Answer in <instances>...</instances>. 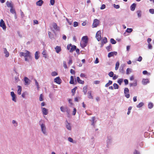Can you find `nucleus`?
Here are the masks:
<instances>
[{
  "label": "nucleus",
  "mask_w": 154,
  "mask_h": 154,
  "mask_svg": "<svg viewBox=\"0 0 154 154\" xmlns=\"http://www.w3.org/2000/svg\"><path fill=\"white\" fill-rule=\"evenodd\" d=\"M4 53L5 54V56L8 57L9 56V52L7 51L6 48H4Z\"/></svg>",
  "instance_id": "obj_20"
},
{
  "label": "nucleus",
  "mask_w": 154,
  "mask_h": 154,
  "mask_svg": "<svg viewBox=\"0 0 154 154\" xmlns=\"http://www.w3.org/2000/svg\"><path fill=\"white\" fill-rule=\"evenodd\" d=\"M88 39H82L80 42V45L82 48L85 47L88 43Z\"/></svg>",
  "instance_id": "obj_3"
},
{
  "label": "nucleus",
  "mask_w": 154,
  "mask_h": 154,
  "mask_svg": "<svg viewBox=\"0 0 154 154\" xmlns=\"http://www.w3.org/2000/svg\"><path fill=\"white\" fill-rule=\"evenodd\" d=\"M144 105V103L143 102L140 103L138 105H137V108H140L142 106Z\"/></svg>",
  "instance_id": "obj_34"
},
{
  "label": "nucleus",
  "mask_w": 154,
  "mask_h": 154,
  "mask_svg": "<svg viewBox=\"0 0 154 154\" xmlns=\"http://www.w3.org/2000/svg\"><path fill=\"white\" fill-rule=\"evenodd\" d=\"M6 4L8 8H11L14 7V5L11 1L10 2L7 1Z\"/></svg>",
  "instance_id": "obj_8"
},
{
  "label": "nucleus",
  "mask_w": 154,
  "mask_h": 154,
  "mask_svg": "<svg viewBox=\"0 0 154 154\" xmlns=\"http://www.w3.org/2000/svg\"><path fill=\"white\" fill-rule=\"evenodd\" d=\"M129 91V89L128 88H125L124 89V93H128Z\"/></svg>",
  "instance_id": "obj_41"
},
{
  "label": "nucleus",
  "mask_w": 154,
  "mask_h": 154,
  "mask_svg": "<svg viewBox=\"0 0 154 154\" xmlns=\"http://www.w3.org/2000/svg\"><path fill=\"white\" fill-rule=\"evenodd\" d=\"M88 97L90 99H93V97L91 94V91H89L88 92Z\"/></svg>",
  "instance_id": "obj_22"
},
{
  "label": "nucleus",
  "mask_w": 154,
  "mask_h": 154,
  "mask_svg": "<svg viewBox=\"0 0 154 154\" xmlns=\"http://www.w3.org/2000/svg\"><path fill=\"white\" fill-rule=\"evenodd\" d=\"M54 82L58 84H60L62 80L59 77H57L54 79Z\"/></svg>",
  "instance_id": "obj_5"
},
{
  "label": "nucleus",
  "mask_w": 154,
  "mask_h": 154,
  "mask_svg": "<svg viewBox=\"0 0 154 154\" xmlns=\"http://www.w3.org/2000/svg\"><path fill=\"white\" fill-rule=\"evenodd\" d=\"M77 80L78 82L80 84H83L84 83V81H82V80H81L79 77H77Z\"/></svg>",
  "instance_id": "obj_18"
},
{
  "label": "nucleus",
  "mask_w": 154,
  "mask_h": 154,
  "mask_svg": "<svg viewBox=\"0 0 154 154\" xmlns=\"http://www.w3.org/2000/svg\"><path fill=\"white\" fill-rule=\"evenodd\" d=\"M66 128L68 130H71V128L69 123L67 122V124L66 125Z\"/></svg>",
  "instance_id": "obj_31"
},
{
  "label": "nucleus",
  "mask_w": 154,
  "mask_h": 154,
  "mask_svg": "<svg viewBox=\"0 0 154 154\" xmlns=\"http://www.w3.org/2000/svg\"><path fill=\"white\" fill-rule=\"evenodd\" d=\"M123 81V79H119L118 81V83L119 85H121Z\"/></svg>",
  "instance_id": "obj_38"
},
{
  "label": "nucleus",
  "mask_w": 154,
  "mask_h": 154,
  "mask_svg": "<svg viewBox=\"0 0 154 154\" xmlns=\"http://www.w3.org/2000/svg\"><path fill=\"white\" fill-rule=\"evenodd\" d=\"M55 50L56 52L57 53H58L60 52L61 50L60 47L58 46H57L55 48Z\"/></svg>",
  "instance_id": "obj_16"
},
{
  "label": "nucleus",
  "mask_w": 154,
  "mask_h": 154,
  "mask_svg": "<svg viewBox=\"0 0 154 154\" xmlns=\"http://www.w3.org/2000/svg\"><path fill=\"white\" fill-rule=\"evenodd\" d=\"M142 57L141 56H140L138 58V59L137 60L139 61L140 62L142 61Z\"/></svg>",
  "instance_id": "obj_61"
},
{
  "label": "nucleus",
  "mask_w": 154,
  "mask_h": 154,
  "mask_svg": "<svg viewBox=\"0 0 154 154\" xmlns=\"http://www.w3.org/2000/svg\"><path fill=\"white\" fill-rule=\"evenodd\" d=\"M125 97L127 98H129L130 97V95L128 93H124Z\"/></svg>",
  "instance_id": "obj_50"
},
{
  "label": "nucleus",
  "mask_w": 154,
  "mask_h": 154,
  "mask_svg": "<svg viewBox=\"0 0 154 154\" xmlns=\"http://www.w3.org/2000/svg\"><path fill=\"white\" fill-rule=\"evenodd\" d=\"M38 51H36L35 54V58L36 60H37L39 58V56L38 55Z\"/></svg>",
  "instance_id": "obj_30"
},
{
  "label": "nucleus",
  "mask_w": 154,
  "mask_h": 154,
  "mask_svg": "<svg viewBox=\"0 0 154 154\" xmlns=\"http://www.w3.org/2000/svg\"><path fill=\"white\" fill-rule=\"evenodd\" d=\"M149 82V80L147 79H144L142 81L143 84L145 85Z\"/></svg>",
  "instance_id": "obj_23"
},
{
  "label": "nucleus",
  "mask_w": 154,
  "mask_h": 154,
  "mask_svg": "<svg viewBox=\"0 0 154 154\" xmlns=\"http://www.w3.org/2000/svg\"><path fill=\"white\" fill-rule=\"evenodd\" d=\"M112 81L109 80V82L106 84L105 86L106 87H108L109 85H111L112 84Z\"/></svg>",
  "instance_id": "obj_32"
},
{
  "label": "nucleus",
  "mask_w": 154,
  "mask_h": 154,
  "mask_svg": "<svg viewBox=\"0 0 154 154\" xmlns=\"http://www.w3.org/2000/svg\"><path fill=\"white\" fill-rule=\"evenodd\" d=\"M110 42L113 44H114L116 43V41L114 40V39H110Z\"/></svg>",
  "instance_id": "obj_40"
},
{
  "label": "nucleus",
  "mask_w": 154,
  "mask_h": 154,
  "mask_svg": "<svg viewBox=\"0 0 154 154\" xmlns=\"http://www.w3.org/2000/svg\"><path fill=\"white\" fill-rule=\"evenodd\" d=\"M10 12L11 13L13 14H14L16 13V11L14 8V7L10 8Z\"/></svg>",
  "instance_id": "obj_27"
},
{
  "label": "nucleus",
  "mask_w": 154,
  "mask_h": 154,
  "mask_svg": "<svg viewBox=\"0 0 154 154\" xmlns=\"http://www.w3.org/2000/svg\"><path fill=\"white\" fill-rule=\"evenodd\" d=\"M69 83L71 84H74V78L72 76H71L70 77V80L69 82Z\"/></svg>",
  "instance_id": "obj_26"
},
{
  "label": "nucleus",
  "mask_w": 154,
  "mask_h": 154,
  "mask_svg": "<svg viewBox=\"0 0 154 154\" xmlns=\"http://www.w3.org/2000/svg\"><path fill=\"white\" fill-rule=\"evenodd\" d=\"M78 25V23L77 22H74L73 23V26L74 27H76Z\"/></svg>",
  "instance_id": "obj_44"
},
{
  "label": "nucleus",
  "mask_w": 154,
  "mask_h": 154,
  "mask_svg": "<svg viewBox=\"0 0 154 154\" xmlns=\"http://www.w3.org/2000/svg\"><path fill=\"white\" fill-rule=\"evenodd\" d=\"M60 109L62 112H66L68 114H69V110L67 106H62L60 107Z\"/></svg>",
  "instance_id": "obj_4"
},
{
  "label": "nucleus",
  "mask_w": 154,
  "mask_h": 154,
  "mask_svg": "<svg viewBox=\"0 0 154 154\" xmlns=\"http://www.w3.org/2000/svg\"><path fill=\"white\" fill-rule=\"evenodd\" d=\"M83 90L84 94H86L87 91V87L86 86H84L83 88Z\"/></svg>",
  "instance_id": "obj_29"
},
{
  "label": "nucleus",
  "mask_w": 154,
  "mask_h": 154,
  "mask_svg": "<svg viewBox=\"0 0 154 154\" xmlns=\"http://www.w3.org/2000/svg\"><path fill=\"white\" fill-rule=\"evenodd\" d=\"M119 61H118L116 62V66L115 68V69L116 70H117L118 69V68L119 66Z\"/></svg>",
  "instance_id": "obj_24"
},
{
  "label": "nucleus",
  "mask_w": 154,
  "mask_h": 154,
  "mask_svg": "<svg viewBox=\"0 0 154 154\" xmlns=\"http://www.w3.org/2000/svg\"><path fill=\"white\" fill-rule=\"evenodd\" d=\"M117 54V52L114 51L110 52L108 53V57H112L114 55H116Z\"/></svg>",
  "instance_id": "obj_10"
},
{
  "label": "nucleus",
  "mask_w": 154,
  "mask_h": 154,
  "mask_svg": "<svg viewBox=\"0 0 154 154\" xmlns=\"http://www.w3.org/2000/svg\"><path fill=\"white\" fill-rule=\"evenodd\" d=\"M94 63H99V60L97 57L96 58V60L94 61Z\"/></svg>",
  "instance_id": "obj_58"
},
{
  "label": "nucleus",
  "mask_w": 154,
  "mask_h": 154,
  "mask_svg": "<svg viewBox=\"0 0 154 154\" xmlns=\"http://www.w3.org/2000/svg\"><path fill=\"white\" fill-rule=\"evenodd\" d=\"M70 72H71V73L73 74H75V71L73 69H70Z\"/></svg>",
  "instance_id": "obj_63"
},
{
  "label": "nucleus",
  "mask_w": 154,
  "mask_h": 154,
  "mask_svg": "<svg viewBox=\"0 0 154 154\" xmlns=\"http://www.w3.org/2000/svg\"><path fill=\"white\" fill-rule=\"evenodd\" d=\"M80 76L81 77H85L86 75L84 73H81L80 75Z\"/></svg>",
  "instance_id": "obj_60"
},
{
  "label": "nucleus",
  "mask_w": 154,
  "mask_h": 154,
  "mask_svg": "<svg viewBox=\"0 0 154 154\" xmlns=\"http://www.w3.org/2000/svg\"><path fill=\"white\" fill-rule=\"evenodd\" d=\"M43 3V1L42 0H39L36 3V5L38 6H41Z\"/></svg>",
  "instance_id": "obj_13"
},
{
  "label": "nucleus",
  "mask_w": 154,
  "mask_h": 154,
  "mask_svg": "<svg viewBox=\"0 0 154 154\" xmlns=\"http://www.w3.org/2000/svg\"><path fill=\"white\" fill-rule=\"evenodd\" d=\"M54 28L56 31L59 30V28L58 27L57 24L56 23H54L53 25Z\"/></svg>",
  "instance_id": "obj_21"
},
{
  "label": "nucleus",
  "mask_w": 154,
  "mask_h": 154,
  "mask_svg": "<svg viewBox=\"0 0 154 154\" xmlns=\"http://www.w3.org/2000/svg\"><path fill=\"white\" fill-rule=\"evenodd\" d=\"M149 12L152 14H154V9H150L149 10Z\"/></svg>",
  "instance_id": "obj_43"
},
{
  "label": "nucleus",
  "mask_w": 154,
  "mask_h": 154,
  "mask_svg": "<svg viewBox=\"0 0 154 154\" xmlns=\"http://www.w3.org/2000/svg\"><path fill=\"white\" fill-rule=\"evenodd\" d=\"M137 14L138 17L140 18L141 16V11L140 10H137Z\"/></svg>",
  "instance_id": "obj_25"
},
{
  "label": "nucleus",
  "mask_w": 154,
  "mask_h": 154,
  "mask_svg": "<svg viewBox=\"0 0 154 154\" xmlns=\"http://www.w3.org/2000/svg\"><path fill=\"white\" fill-rule=\"evenodd\" d=\"M51 75L53 76H55L57 75V73L56 72L54 71L52 72Z\"/></svg>",
  "instance_id": "obj_42"
},
{
  "label": "nucleus",
  "mask_w": 154,
  "mask_h": 154,
  "mask_svg": "<svg viewBox=\"0 0 154 154\" xmlns=\"http://www.w3.org/2000/svg\"><path fill=\"white\" fill-rule=\"evenodd\" d=\"M68 140L69 142H73V140L70 137H69L68 138Z\"/></svg>",
  "instance_id": "obj_62"
},
{
  "label": "nucleus",
  "mask_w": 154,
  "mask_h": 154,
  "mask_svg": "<svg viewBox=\"0 0 154 154\" xmlns=\"http://www.w3.org/2000/svg\"><path fill=\"white\" fill-rule=\"evenodd\" d=\"M101 32L100 31H98L96 34V38H101Z\"/></svg>",
  "instance_id": "obj_12"
},
{
  "label": "nucleus",
  "mask_w": 154,
  "mask_h": 154,
  "mask_svg": "<svg viewBox=\"0 0 154 154\" xmlns=\"http://www.w3.org/2000/svg\"><path fill=\"white\" fill-rule=\"evenodd\" d=\"M24 81L25 82V85H28L29 84L30 80L29 79L26 77H25L24 78Z\"/></svg>",
  "instance_id": "obj_15"
},
{
  "label": "nucleus",
  "mask_w": 154,
  "mask_h": 154,
  "mask_svg": "<svg viewBox=\"0 0 154 154\" xmlns=\"http://www.w3.org/2000/svg\"><path fill=\"white\" fill-rule=\"evenodd\" d=\"M131 72V69L130 68H128L126 70V74H129Z\"/></svg>",
  "instance_id": "obj_37"
},
{
  "label": "nucleus",
  "mask_w": 154,
  "mask_h": 154,
  "mask_svg": "<svg viewBox=\"0 0 154 154\" xmlns=\"http://www.w3.org/2000/svg\"><path fill=\"white\" fill-rule=\"evenodd\" d=\"M39 100L40 101H42L43 100V95L42 94H41L39 97Z\"/></svg>",
  "instance_id": "obj_52"
},
{
  "label": "nucleus",
  "mask_w": 154,
  "mask_h": 154,
  "mask_svg": "<svg viewBox=\"0 0 154 154\" xmlns=\"http://www.w3.org/2000/svg\"><path fill=\"white\" fill-rule=\"evenodd\" d=\"M41 128L42 131L44 134H46V127L44 124H42L41 125Z\"/></svg>",
  "instance_id": "obj_9"
},
{
  "label": "nucleus",
  "mask_w": 154,
  "mask_h": 154,
  "mask_svg": "<svg viewBox=\"0 0 154 154\" xmlns=\"http://www.w3.org/2000/svg\"><path fill=\"white\" fill-rule=\"evenodd\" d=\"M76 109L75 108H74L73 109V110L72 112V115L74 116L75 115L76 113Z\"/></svg>",
  "instance_id": "obj_48"
},
{
  "label": "nucleus",
  "mask_w": 154,
  "mask_h": 154,
  "mask_svg": "<svg viewBox=\"0 0 154 154\" xmlns=\"http://www.w3.org/2000/svg\"><path fill=\"white\" fill-rule=\"evenodd\" d=\"M67 21L68 22L70 25H71L72 24V21H69V20L67 19H66Z\"/></svg>",
  "instance_id": "obj_59"
},
{
  "label": "nucleus",
  "mask_w": 154,
  "mask_h": 154,
  "mask_svg": "<svg viewBox=\"0 0 154 154\" xmlns=\"http://www.w3.org/2000/svg\"><path fill=\"white\" fill-rule=\"evenodd\" d=\"M17 87L18 88V89L17 91V94L19 95H20L21 94V91H22L21 87L20 86L18 85Z\"/></svg>",
  "instance_id": "obj_19"
},
{
  "label": "nucleus",
  "mask_w": 154,
  "mask_h": 154,
  "mask_svg": "<svg viewBox=\"0 0 154 154\" xmlns=\"http://www.w3.org/2000/svg\"><path fill=\"white\" fill-rule=\"evenodd\" d=\"M133 29L131 28H128L126 29V32H127L130 33L132 32Z\"/></svg>",
  "instance_id": "obj_36"
},
{
  "label": "nucleus",
  "mask_w": 154,
  "mask_h": 154,
  "mask_svg": "<svg viewBox=\"0 0 154 154\" xmlns=\"http://www.w3.org/2000/svg\"><path fill=\"white\" fill-rule=\"evenodd\" d=\"M124 82L125 85H128V80L127 79H125L124 80Z\"/></svg>",
  "instance_id": "obj_57"
},
{
  "label": "nucleus",
  "mask_w": 154,
  "mask_h": 154,
  "mask_svg": "<svg viewBox=\"0 0 154 154\" xmlns=\"http://www.w3.org/2000/svg\"><path fill=\"white\" fill-rule=\"evenodd\" d=\"M106 8V6L105 5L103 4L102 5L101 7L100 8V9L101 10L103 9H105Z\"/></svg>",
  "instance_id": "obj_53"
},
{
  "label": "nucleus",
  "mask_w": 154,
  "mask_h": 154,
  "mask_svg": "<svg viewBox=\"0 0 154 154\" xmlns=\"http://www.w3.org/2000/svg\"><path fill=\"white\" fill-rule=\"evenodd\" d=\"M99 23V21L97 19H95L94 20L92 26L93 27H97Z\"/></svg>",
  "instance_id": "obj_7"
},
{
  "label": "nucleus",
  "mask_w": 154,
  "mask_h": 154,
  "mask_svg": "<svg viewBox=\"0 0 154 154\" xmlns=\"http://www.w3.org/2000/svg\"><path fill=\"white\" fill-rule=\"evenodd\" d=\"M63 66L65 69L67 68L66 63L65 62H63Z\"/></svg>",
  "instance_id": "obj_56"
},
{
  "label": "nucleus",
  "mask_w": 154,
  "mask_h": 154,
  "mask_svg": "<svg viewBox=\"0 0 154 154\" xmlns=\"http://www.w3.org/2000/svg\"><path fill=\"white\" fill-rule=\"evenodd\" d=\"M76 47L75 45H72L71 44L68 45L67 46V49L70 52H72L76 49Z\"/></svg>",
  "instance_id": "obj_2"
},
{
  "label": "nucleus",
  "mask_w": 154,
  "mask_h": 154,
  "mask_svg": "<svg viewBox=\"0 0 154 154\" xmlns=\"http://www.w3.org/2000/svg\"><path fill=\"white\" fill-rule=\"evenodd\" d=\"M153 104L152 103H149L148 104V107L149 109H151L153 107Z\"/></svg>",
  "instance_id": "obj_35"
},
{
  "label": "nucleus",
  "mask_w": 154,
  "mask_h": 154,
  "mask_svg": "<svg viewBox=\"0 0 154 154\" xmlns=\"http://www.w3.org/2000/svg\"><path fill=\"white\" fill-rule=\"evenodd\" d=\"M114 7L116 9H119L120 8V6L119 5H116L115 4L113 5Z\"/></svg>",
  "instance_id": "obj_49"
},
{
  "label": "nucleus",
  "mask_w": 154,
  "mask_h": 154,
  "mask_svg": "<svg viewBox=\"0 0 154 154\" xmlns=\"http://www.w3.org/2000/svg\"><path fill=\"white\" fill-rule=\"evenodd\" d=\"M113 88L114 89H118L119 88V86L118 85V84H117L114 83L113 84Z\"/></svg>",
  "instance_id": "obj_33"
},
{
  "label": "nucleus",
  "mask_w": 154,
  "mask_h": 154,
  "mask_svg": "<svg viewBox=\"0 0 154 154\" xmlns=\"http://www.w3.org/2000/svg\"><path fill=\"white\" fill-rule=\"evenodd\" d=\"M35 85L37 86V88L38 89L39 88L38 84V82H37V81H36V79H35Z\"/></svg>",
  "instance_id": "obj_55"
},
{
  "label": "nucleus",
  "mask_w": 154,
  "mask_h": 154,
  "mask_svg": "<svg viewBox=\"0 0 154 154\" xmlns=\"http://www.w3.org/2000/svg\"><path fill=\"white\" fill-rule=\"evenodd\" d=\"M136 6V4L135 3L133 4L130 7V8L131 11H134Z\"/></svg>",
  "instance_id": "obj_17"
},
{
  "label": "nucleus",
  "mask_w": 154,
  "mask_h": 154,
  "mask_svg": "<svg viewBox=\"0 0 154 154\" xmlns=\"http://www.w3.org/2000/svg\"><path fill=\"white\" fill-rule=\"evenodd\" d=\"M11 95L12 97V100L14 101L15 102H16V95L14 94V92L13 91H11Z\"/></svg>",
  "instance_id": "obj_11"
},
{
  "label": "nucleus",
  "mask_w": 154,
  "mask_h": 154,
  "mask_svg": "<svg viewBox=\"0 0 154 154\" xmlns=\"http://www.w3.org/2000/svg\"><path fill=\"white\" fill-rule=\"evenodd\" d=\"M92 125H94V120H95V117H93L92 118Z\"/></svg>",
  "instance_id": "obj_54"
},
{
  "label": "nucleus",
  "mask_w": 154,
  "mask_h": 154,
  "mask_svg": "<svg viewBox=\"0 0 154 154\" xmlns=\"http://www.w3.org/2000/svg\"><path fill=\"white\" fill-rule=\"evenodd\" d=\"M118 77V75H116V74H114L112 77V79L113 80H116Z\"/></svg>",
  "instance_id": "obj_46"
},
{
  "label": "nucleus",
  "mask_w": 154,
  "mask_h": 154,
  "mask_svg": "<svg viewBox=\"0 0 154 154\" xmlns=\"http://www.w3.org/2000/svg\"><path fill=\"white\" fill-rule=\"evenodd\" d=\"M25 53L23 52L20 53V57L24 56L25 60L26 61H28L29 60H31V56L30 55V52L27 51H25Z\"/></svg>",
  "instance_id": "obj_1"
},
{
  "label": "nucleus",
  "mask_w": 154,
  "mask_h": 154,
  "mask_svg": "<svg viewBox=\"0 0 154 154\" xmlns=\"http://www.w3.org/2000/svg\"><path fill=\"white\" fill-rule=\"evenodd\" d=\"M0 26L2 27L3 30H5L6 26L5 22L2 19H1L0 22Z\"/></svg>",
  "instance_id": "obj_6"
},
{
  "label": "nucleus",
  "mask_w": 154,
  "mask_h": 154,
  "mask_svg": "<svg viewBox=\"0 0 154 154\" xmlns=\"http://www.w3.org/2000/svg\"><path fill=\"white\" fill-rule=\"evenodd\" d=\"M42 112L43 115H47L48 113V110L45 108H42Z\"/></svg>",
  "instance_id": "obj_14"
},
{
  "label": "nucleus",
  "mask_w": 154,
  "mask_h": 154,
  "mask_svg": "<svg viewBox=\"0 0 154 154\" xmlns=\"http://www.w3.org/2000/svg\"><path fill=\"white\" fill-rule=\"evenodd\" d=\"M71 92L72 93V95H74L75 93V89H72L71 90Z\"/></svg>",
  "instance_id": "obj_64"
},
{
  "label": "nucleus",
  "mask_w": 154,
  "mask_h": 154,
  "mask_svg": "<svg viewBox=\"0 0 154 154\" xmlns=\"http://www.w3.org/2000/svg\"><path fill=\"white\" fill-rule=\"evenodd\" d=\"M114 73L113 72H112V71H111L109 73V74H108V75H109L110 77H112L114 75Z\"/></svg>",
  "instance_id": "obj_39"
},
{
  "label": "nucleus",
  "mask_w": 154,
  "mask_h": 154,
  "mask_svg": "<svg viewBox=\"0 0 154 154\" xmlns=\"http://www.w3.org/2000/svg\"><path fill=\"white\" fill-rule=\"evenodd\" d=\"M107 42V39H103L101 41V47Z\"/></svg>",
  "instance_id": "obj_28"
},
{
  "label": "nucleus",
  "mask_w": 154,
  "mask_h": 154,
  "mask_svg": "<svg viewBox=\"0 0 154 154\" xmlns=\"http://www.w3.org/2000/svg\"><path fill=\"white\" fill-rule=\"evenodd\" d=\"M50 2L51 5H53L54 4L55 0H50Z\"/></svg>",
  "instance_id": "obj_51"
},
{
  "label": "nucleus",
  "mask_w": 154,
  "mask_h": 154,
  "mask_svg": "<svg viewBox=\"0 0 154 154\" xmlns=\"http://www.w3.org/2000/svg\"><path fill=\"white\" fill-rule=\"evenodd\" d=\"M131 109H132V107L131 106H130L128 108V112H127L128 115H129L130 114V113L131 110Z\"/></svg>",
  "instance_id": "obj_45"
},
{
  "label": "nucleus",
  "mask_w": 154,
  "mask_h": 154,
  "mask_svg": "<svg viewBox=\"0 0 154 154\" xmlns=\"http://www.w3.org/2000/svg\"><path fill=\"white\" fill-rule=\"evenodd\" d=\"M124 67V65H123V66H121L120 68V72H123L124 71L123 68Z\"/></svg>",
  "instance_id": "obj_47"
}]
</instances>
